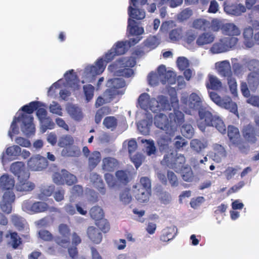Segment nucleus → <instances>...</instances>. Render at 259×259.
<instances>
[{
    "instance_id": "f257e3e1",
    "label": "nucleus",
    "mask_w": 259,
    "mask_h": 259,
    "mask_svg": "<svg viewBox=\"0 0 259 259\" xmlns=\"http://www.w3.org/2000/svg\"><path fill=\"white\" fill-rule=\"evenodd\" d=\"M198 118L197 124L202 132H204L207 126L215 127L219 132L224 134L226 127L223 120L218 116L213 115L205 108H200L198 110Z\"/></svg>"
},
{
    "instance_id": "f03ea898",
    "label": "nucleus",
    "mask_w": 259,
    "mask_h": 259,
    "mask_svg": "<svg viewBox=\"0 0 259 259\" xmlns=\"http://www.w3.org/2000/svg\"><path fill=\"white\" fill-rule=\"evenodd\" d=\"M21 121V128L22 132L27 137L34 135L35 128L33 122V117L32 115H27L24 113H21L17 117H15L11 125V130L9 132V135L12 137L14 134H18L19 133L17 122Z\"/></svg>"
},
{
    "instance_id": "7ed1b4c3",
    "label": "nucleus",
    "mask_w": 259,
    "mask_h": 259,
    "mask_svg": "<svg viewBox=\"0 0 259 259\" xmlns=\"http://www.w3.org/2000/svg\"><path fill=\"white\" fill-rule=\"evenodd\" d=\"M136 61L132 57H123L110 65L108 69L119 76L130 77L134 74V71L130 68L136 65Z\"/></svg>"
},
{
    "instance_id": "20e7f679",
    "label": "nucleus",
    "mask_w": 259,
    "mask_h": 259,
    "mask_svg": "<svg viewBox=\"0 0 259 259\" xmlns=\"http://www.w3.org/2000/svg\"><path fill=\"white\" fill-rule=\"evenodd\" d=\"M117 56L111 48L104 56L105 60L102 58L98 59L95 65L87 66L84 70V73L87 77L95 76L101 74L105 70L107 63L113 60Z\"/></svg>"
},
{
    "instance_id": "39448f33",
    "label": "nucleus",
    "mask_w": 259,
    "mask_h": 259,
    "mask_svg": "<svg viewBox=\"0 0 259 259\" xmlns=\"http://www.w3.org/2000/svg\"><path fill=\"white\" fill-rule=\"evenodd\" d=\"M152 103L153 105L151 107V110L153 112L171 110V107H179V100L176 96L171 98V105L168 98L163 95L158 96L156 99L153 98Z\"/></svg>"
},
{
    "instance_id": "423d86ee",
    "label": "nucleus",
    "mask_w": 259,
    "mask_h": 259,
    "mask_svg": "<svg viewBox=\"0 0 259 259\" xmlns=\"http://www.w3.org/2000/svg\"><path fill=\"white\" fill-rule=\"evenodd\" d=\"M125 81L121 78H114L110 79L107 82L108 87L105 93L104 96L109 101L113 100L117 95H123L124 91L121 89L125 87Z\"/></svg>"
},
{
    "instance_id": "0eeeda50",
    "label": "nucleus",
    "mask_w": 259,
    "mask_h": 259,
    "mask_svg": "<svg viewBox=\"0 0 259 259\" xmlns=\"http://www.w3.org/2000/svg\"><path fill=\"white\" fill-rule=\"evenodd\" d=\"M22 209L30 214L38 213L49 210L51 211L57 212L58 209L55 207H49L48 204L42 201L33 202L30 199L23 201L22 204Z\"/></svg>"
},
{
    "instance_id": "6e6552de",
    "label": "nucleus",
    "mask_w": 259,
    "mask_h": 259,
    "mask_svg": "<svg viewBox=\"0 0 259 259\" xmlns=\"http://www.w3.org/2000/svg\"><path fill=\"white\" fill-rule=\"evenodd\" d=\"M73 138L69 135H65L60 137L58 145L60 147L64 148L63 152L69 157H77L80 154L78 147L74 145Z\"/></svg>"
},
{
    "instance_id": "1a4fd4ad",
    "label": "nucleus",
    "mask_w": 259,
    "mask_h": 259,
    "mask_svg": "<svg viewBox=\"0 0 259 259\" xmlns=\"http://www.w3.org/2000/svg\"><path fill=\"white\" fill-rule=\"evenodd\" d=\"M185 162L186 159L183 155L178 154L175 155L172 153L165 155L161 161L163 165L174 169L177 172H179L186 166Z\"/></svg>"
},
{
    "instance_id": "9d476101",
    "label": "nucleus",
    "mask_w": 259,
    "mask_h": 259,
    "mask_svg": "<svg viewBox=\"0 0 259 259\" xmlns=\"http://www.w3.org/2000/svg\"><path fill=\"white\" fill-rule=\"evenodd\" d=\"M58 230L61 236H56L55 242L61 247L66 249L70 245V229L67 225L61 224L58 227Z\"/></svg>"
},
{
    "instance_id": "9b49d317",
    "label": "nucleus",
    "mask_w": 259,
    "mask_h": 259,
    "mask_svg": "<svg viewBox=\"0 0 259 259\" xmlns=\"http://www.w3.org/2000/svg\"><path fill=\"white\" fill-rule=\"evenodd\" d=\"M41 106V103L39 101H32L30 102L28 104H26L21 107V110L24 112L25 114L29 115L33 113L36 110V115L39 119H41L47 117V111L44 108H40Z\"/></svg>"
},
{
    "instance_id": "f8f14e48",
    "label": "nucleus",
    "mask_w": 259,
    "mask_h": 259,
    "mask_svg": "<svg viewBox=\"0 0 259 259\" xmlns=\"http://www.w3.org/2000/svg\"><path fill=\"white\" fill-rule=\"evenodd\" d=\"M173 112L168 114L170 124L171 135H175L178 128L180 127L184 122L185 118L184 113L180 111L178 107H175Z\"/></svg>"
},
{
    "instance_id": "ddd939ff",
    "label": "nucleus",
    "mask_w": 259,
    "mask_h": 259,
    "mask_svg": "<svg viewBox=\"0 0 259 259\" xmlns=\"http://www.w3.org/2000/svg\"><path fill=\"white\" fill-rule=\"evenodd\" d=\"M28 168L32 171H41L48 166V161L46 158L36 155L32 156L27 162Z\"/></svg>"
},
{
    "instance_id": "4468645a",
    "label": "nucleus",
    "mask_w": 259,
    "mask_h": 259,
    "mask_svg": "<svg viewBox=\"0 0 259 259\" xmlns=\"http://www.w3.org/2000/svg\"><path fill=\"white\" fill-rule=\"evenodd\" d=\"M11 171L20 179H29L30 174L26 169L25 164L21 161H16L11 164L10 166Z\"/></svg>"
},
{
    "instance_id": "2eb2a0df",
    "label": "nucleus",
    "mask_w": 259,
    "mask_h": 259,
    "mask_svg": "<svg viewBox=\"0 0 259 259\" xmlns=\"http://www.w3.org/2000/svg\"><path fill=\"white\" fill-rule=\"evenodd\" d=\"M169 119V117L165 114L160 113L155 115L154 123L157 127L165 131L166 134L171 135V130L170 129L171 126Z\"/></svg>"
},
{
    "instance_id": "dca6fc26",
    "label": "nucleus",
    "mask_w": 259,
    "mask_h": 259,
    "mask_svg": "<svg viewBox=\"0 0 259 259\" xmlns=\"http://www.w3.org/2000/svg\"><path fill=\"white\" fill-rule=\"evenodd\" d=\"M15 200V195L14 193L5 192L3 199L1 202L0 207L2 210L7 213L10 214L12 210V203Z\"/></svg>"
},
{
    "instance_id": "f3484780",
    "label": "nucleus",
    "mask_w": 259,
    "mask_h": 259,
    "mask_svg": "<svg viewBox=\"0 0 259 259\" xmlns=\"http://www.w3.org/2000/svg\"><path fill=\"white\" fill-rule=\"evenodd\" d=\"M224 10L228 14L234 16H239L246 11V8L241 4L229 3L224 2L223 4Z\"/></svg>"
},
{
    "instance_id": "a211bd4d",
    "label": "nucleus",
    "mask_w": 259,
    "mask_h": 259,
    "mask_svg": "<svg viewBox=\"0 0 259 259\" xmlns=\"http://www.w3.org/2000/svg\"><path fill=\"white\" fill-rule=\"evenodd\" d=\"M174 135H162L157 140V144L161 152H168L171 149L172 137Z\"/></svg>"
},
{
    "instance_id": "6ab92c4d",
    "label": "nucleus",
    "mask_w": 259,
    "mask_h": 259,
    "mask_svg": "<svg viewBox=\"0 0 259 259\" xmlns=\"http://www.w3.org/2000/svg\"><path fill=\"white\" fill-rule=\"evenodd\" d=\"M242 136L246 141L254 144L257 141V133L254 126L251 124L244 125L242 130Z\"/></svg>"
},
{
    "instance_id": "aec40b11",
    "label": "nucleus",
    "mask_w": 259,
    "mask_h": 259,
    "mask_svg": "<svg viewBox=\"0 0 259 259\" xmlns=\"http://www.w3.org/2000/svg\"><path fill=\"white\" fill-rule=\"evenodd\" d=\"M64 77L68 85L74 91L80 89L79 80L74 70L71 69L67 71L64 74Z\"/></svg>"
},
{
    "instance_id": "412c9836",
    "label": "nucleus",
    "mask_w": 259,
    "mask_h": 259,
    "mask_svg": "<svg viewBox=\"0 0 259 259\" xmlns=\"http://www.w3.org/2000/svg\"><path fill=\"white\" fill-rule=\"evenodd\" d=\"M15 186L14 178L8 174H5L0 177V190H5V192L14 193L13 191Z\"/></svg>"
},
{
    "instance_id": "4be33fe9",
    "label": "nucleus",
    "mask_w": 259,
    "mask_h": 259,
    "mask_svg": "<svg viewBox=\"0 0 259 259\" xmlns=\"http://www.w3.org/2000/svg\"><path fill=\"white\" fill-rule=\"evenodd\" d=\"M28 179H20L17 183L15 189L16 191L26 194L28 192L31 191L35 188V185L28 181Z\"/></svg>"
},
{
    "instance_id": "5701e85b",
    "label": "nucleus",
    "mask_w": 259,
    "mask_h": 259,
    "mask_svg": "<svg viewBox=\"0 0 259 259\" xmlns=\"http://www.w3.org/2000/svg\"><path fill=\"white\" fill-rule=\"evenodd\" d=\"M87 234L90 241L94 244H98L102 240V233L97 228L94 226H89L88 228Z\"/></svg>"
},
{
    "instance_id": "b1692460",
    "label": "nucleus",
    "mask_w": 259,
    "mask_h": 259,
    "mask_svg": "<svg viewBox=\"0 0 259 259\" xmlns=\"http://www.w3.org/2000/svg\"><path fill=\"white\" fill-rule=\"evenodd\" d=\"M133 191L135 197L140 203L147 202L149 200L151 191L141 188H134Z\"/></svg>"
},
{
    "instance_id": "393cba45",
    "label": "nucleus",
    "mask_w": 259,
    "mask_h": 259,
    "mask_svg": "<svg viewBox=\"0 0 259 259\" xmlns=\"http://www.w3.org/2000/svg\"><path fill=\"white\" fill-rule=\"evenodd\" d=\"M115 175L118 185L125 186L132 179V174L128 170H118Z\"/></svg>"
},
{
    "instance_id": "a878e982",
    "label": "nucleus",
    "mask_w": 259,
    "mask_h": 259,
    "mask_svg": "<svg viewBox=\"0 0 259 259\" xmlns=\"http://www.w3.org/2000/svg\"><path fill=\"white\" fill-rule=\"evenodd\" d=\"M177 229L175 226L166 227L161 232L160 241L167 242L173 239L177 235Z\"/></svg>"
},
{
    "instance_id": "bb28decb",
    "label": "nucleus",
    "mask_w": 259,
    "mask_h": 259,
    "mask_svg": "<svg viewBox=\"0 0 259 259\" xmlns=\"http://www.w3.org/2000/svg\"><path fill=\"white\" fill-rule=\"evenodd\" d=\"M119 162L118 160L113 157H107L103 159L102 168L103 170L112 172L118 167Z\"/></svg>"
},
{
    "instance_id": "cd10ccee",
    "label": "nucleus",
    "mask_w": 259,
    "mask_h": 259,
    "mask_svg": "<svg viewBox=\"0 0 259 259\" xmlns=\"http://www.w3.org/2000/svg\"><path fill=\"white\" fill-rule=\"evenodd\" d=\"M243 36L244 44L246 47L248 48L252 47L255 42L254 39L253 28L251 27L245 28L243 31Z\"/></svg>"
},
{
    "instance_id": "c85d7f7f",
    "label": "nucleus",
    "mask_w": 259,
    "mask_h": 259,
    "mask_svg": "<svg viewBox=\"0 0 259 259\" xmlns=\"http://www.w3.org/2000/svg\"><path fill=\"white\" fill-rule=\"evenodd\" d=\"M152 100L153 98H151L148 94L144 93L140 95L138 102L140 108L142 109L151 110V107L153 105Z\"/></svg>"
},
{
    "instance_id": "c756f323",
    "label": "nucleus",
    "mask_w": 259,
    "mask_h": 259,
    "mask_svg": "<svg viewBox=\"0 0 259 259\" xmlns=\"http://www.w3.org/2000/svg\"><path fill=\"white\" fill-rule=\"evenodd\" d=\"M214 35L209 32H204L200 34L197 40L196 44L199 47L211 44L214 40Z\"/></svg>"
},
{
    "instance_id": "7c9ffc66",
    "label": "nucleus",
    "mask_w": 259,
    "mask_h": 259,
    "mask_svg": "<svg viewBox=\"0 0 259 259\" xmlns=\"http://www.w3.org/2000/svg\"><path fill=\"white\" fill-rule=\"evenodd\" d=\"M207 77L208 80L206 81L205 85L208 90H219L222 88V82L217 76L209 74Z\"/></svg>"
},
{
    "instance_id": "2f4dec72",
    "label": "nucleus",
    "mask_w": 259,
    "mask_h": 259,
    "mask_svg": "<svg viewBox=\"0 0 259 259\" xmlns=\"http://www.w3.org/2000/svg\"><path fill=\"white\" fill-rule=\"evenodd\" d=\"M223 34L229 36H237L240 34V31L239 28L234 24H224L222 27Z\"/></svg>"
},
{
    "instance_id": "473e14b6",
    "label": "nucleus",
    "mask_w": 259,
    "mask_h": 259,
    "mask_svg": "<svg viewBox=\"0 0 259 259\" xmlns=\"http://www.w3.org/2000/svg\"><path fill=\"white\" fill-rule=\"evenodd\" d=\"M6 238H10L9 244L14 249H17L22 243L21 238L16 232L9 230L5 236Z\"/></svg>"
},
{
    "instance_id": "72a5a7b5",
    "label": "nucleus",
    "mask_w": 259,
    "mask_h": 259,
    "mask_svg": "<svg viewBox=\"0 0 259 259\" xmlns=\"http://www.w3.org/2000/svg\"><path fill=\"white\" fill-rule=\"evenodd\" d=\"M136 22L134 20L129 18L128 20L127 30L131 35L139 36L144 32L143 27H139L136 24Z\"/></svg>"
},
{
    "instance_id": "f704fd0d",
    "label": "nucleus",
    "mask_w": 259,
    "mask_h": 259,
    "mask_svg": "<svg viewBox=\"0 0 259 259\" xmlns=\"http://www.w3.org/2000/svg\"><path fill=\"white\" fill-rule=\"evenodd\" d=\"M219 73L223 77H228L232 75L231 67L228 61H223L219 63L218 66Z\"/></svg>"
},
{
    "instance_id": "c9c22d12",
    "label": "nucleus",
    "mask_w": 259,
    "mask_h": 259,
    "mask_svg": "<svg viewBox=\"0 0 259 259\" xmlns=\"http://www.w3.org/2000/svg\"><path fill=\"white\" fill-rule=\"evenodd\" d=\"M66 109L68 113L74 120L79 121L82 118V113L78 107L71 104L67 107Z\"/></svg>"
},
{
    "instance_id": "e433bc0d",
    "label": "nucleus",
    "mask_w": 259,
    "mask_h": 259,
    "mask_svg": "<svg viewBox=\"0 0 259 259\" xmlns=\"http://www.w3.org/2000/svg\"><path fill=\"white\" fill-rule=\"evenodd\" d=\"M201 101L200 98L196 93H192L189 98L188 107L190 109L196 110L200 109Z\"/></svg>"
},
{
    "instance_id": "4c0bfd02",
    "label": "nucleus",
    "mask_w": 259,
    "mask_h": 259,
    "mask_svg": "<svg viewBox=\"0 0 259 259\" xmlns=\"http://www.w3.org/2000/svg\"><path fill=\"white\" fill-rule=\"evenodd\" d=\"M92 179H94V187L98 190L101 195H105L106 192V189L101 177L98 175L94 174Z\"/></svg>"
},
{
    "instance_id": "58836bf2",
    "label": "nucleus",
    "mask_w": 259,
    "mask_h": 259,
    "mask_svg": "<svg viewBox=\"0 0 259 259\" xmlns=\"http://www.w3.org/2000/svg\"><path fill=\"white\" fill-rule=\"evenodd\" d=\"M219 106L229 110L232 113L238 115V109L237 104L233 102L231 99H223Z\"/></svg>"
},
{
    "instance_id": "ea45409f",
    "label": "nucleus",
    "mask_w": 259,
    "mask_h": 259,
    "mask_svg": "<svg viewBox=\"0 0 259 259\" xmlns=\"http://www.w3.org/2000/svg\"><path fill=\"white\" fill-rule=\"evenodd\" d=\"M21 153V149L18 145H13L8 147L5 152L7 158L11 160L16 159Z\"/></svg>"
},
{
    "instance_id": "a19ab883",
    "label": "nucleus",
    "mask_w": 259,
    "mask_h": 259,
    "mask_svg": "<svg viewBox=\"0 0 259 259\" xmlns=\"http://www.w3.org/2000/svg\"><path fill=\"white\" fill-rule=\"evenodd\" d=\"M228 136L232 144L236 143L241 139L240 133L238 128L230 125L228 126Z\"/></svg>"
},
{
    "instance_id": "79ce46f5",
    "label": "nucleus",
    "mask_w": 259,
    "mask_h": 259,
    "mask_svg": "<svg viewBox=\"0 0 259 259\" xmlns=\"http://www.w3.org/2000/svg\"><path fill=\"white\" fill-rule=\"evenodd\" d=\"M209 25V21L203 18L196 19L193 21L192 23L193 28L204 31L208 30Z\"/></svg>"
},
{
    "instance_id": "37998d69",
    "label": "nucleus",
    "mask_w": 259,
    "mask_h": 259,
    "mask_svg": "<svg viewBox=\"0 0 259 259\" xmlns=\"http://www.w3.org/2000/svg\"><path fill=\"white\" fill-rule=\"evenodd\" d=\"M101 159V153L97 151L92 152L89 156V166L91 169L96 167Z\"/></svg>"
},
{
    "instance_id": "c03bdc74",
    "label": "nucleus",
    "mask_w": 259,
    "mask_h": 259,
    "mask_svg": "<svg viewBox=\"0 0 259 259\" xmlns=\"http://www.w3.org/2000/svg\"><path fill=\"white\" fill-rule=\"evenodd\" d=\"M128 14L130 17L137 20H142L145 17V13L143 10L134 8L131 5L128 8Z\"/></svg>"
},
{
    "instance_id": "a18cd8bd",
    "label": "nucleus",
    "mask_w": 259,
    "mask_h": 259,
    "mask_svg": "<svg viewBox=\"0 0 259 259\" xmlns=\"http://www.w3.org/2000/svg\"><path fill=\"white\" fill-rule=\"evenodd\" d=\"M179 172L181 174L183 180L187 182H192L194 179V174L191 167L188 165L184 167Z\"/></svg>"
},
{
    "instance_id": "49530a36",
    "label": "nucleus",
    "mask_w": 259,
    "mask_h": 259,
    "mask_svg": "<svg viewBox=\"0 0 259 259\" xmlns=\"http://www.w3.org/2000/svg\"><path fill=\"white\" fill-rule=\"evenodd\" d=\"M117 56L124 54L129 49L124 41H118L112 48Z\"/></svg>"
},
{
    "instance_id": "de8ad7c7",
    "label": "nucleus",
    "mask_w": 259,
    "mask_h": 259,
    "mask_svg": "<svg viewBox=\"0 0 259 259\" xmlns=\"http://www.w3.org/2000/svg\"><path fill=\"white\" fill-rule=\"evenodd\" d=\"M211 52L213 54H219L227 52V49L224 39H220L219 41L213 44L210 48Z\"/></svg>"
},
{
    "instance_id": "09e8293b",
    "label": "nucleus",
    "mask_w": 259,
    "mask_h": 259,
    "mask_svg": "<svg viewBox=\"0 0 259 259\" xmlns=\"http://www.w3.org/2000/svg\"><path fill=\"white\" fill-rule=\"evenodd\" d=\"M214 157L218 161H221L222 158L227 156V152L225 148L221 145L215 144L213 146Z\"/></svg>"
},
{
    "instance_id": "8fccbe9b",
    "label": "nucleus",
    "mask_w": 259,
    "mask_h": 259,
    "mask_svg": "<svg viewBox=\"0 0 259 259\" xmlns=\"http://www.w3.org/2000/svg\"><path fill=\"white\" fill-rule=\"evenodd\" d=\"M95 225L98 229L103 233H107L110 229V225L107 219L103 218L95 221Z\"/></svg>"
},
{
    "instance_id": "3c124183",
    "label": "nucleus",
    "mask_w": 259,
    "mask_h": 259,
    "mask_svg": "<svg viewBox=\"0 0 259 259\" xmlns=\"http://www.w3.org/2000/svg\"><path fill=\"white\" fill-rule=\"evenodd\" d=\"M111 112V109L109 107L103 106L99 108L96 112L95 116V121L97 124L101 122L103 117Z\"/></svg>"
},
{
    "instance_id": "603ef678",
    "label": "nucleus",
    "mask_w": 259,
    "mask_h": 259,
    "mask_svg": "<svg viewBox=\"0 0 259 259\" xmlns=\"http://www.w3.org/2000/svg\"><path fill=\"white\" fill-rule=\"evenodd\" d=\"M131 189L130 188H125L119 194V199L122 203L125 205L128 204L131 202L133 198L131 194Z\"/></svg>"
},
{
    "instance_id": "864d4df0",
    "label": "nucleus",
    "mask_w": 259,
    "mask_h": 259,
    "mask_svg": "<svg viewBox=\"0 0 259 259\" xmlns=\"http://www.w3.org/2000/svg\"><path fill=\"white\" fill-rule=\"evenodd\" d=\"M247 81L250 88H256L259 85V72H250L248 75Z\"/></svg>"
},
{
    "instance_id": "5fc2aeb1",
    "label": "nucleus",
    "mask_w": 259,
    "mask_h": 259,
    "mask_svg": "<svg viewBox=\"0 0 259 259\" xmlns=\"http://www.w3.org/2000/svg\"><path fill=\"white\" fill-rule=\"evenodd\" d=\"M134 188H141V189H145L147 190L151 191V183L150 179L147 177H141L140 180V183H136L133 185Z\"/></svg>"
},
{
    "instance_id": "6e6d98bb",
    "label": "nucleus",
    "mask_w": 259,
    "mask_h": 259,
    "mask_svg": "<svg viewBox=\"0 0 259 259\" xmlns=\"http://www.w3.org/2000/svg\"><path fill=\"white\" fill-rule=\"evenodd\" d=\"M55 190L54 186H45L40 189V192L38 195L39 199L44 200L46 197L52 195Z\"/></svg>"
},
{
    "instance_id": "4d7b16f0",
    "label": "nucleus",
    "mask_w": 259,
    "mask_h": 259,
    "mask_svg": "<svg viewBox=\"0 0 259 259\" xmlns=\"http://www.w3.org/2000/svg\"><path fill=\"white\" fill-rule=\"evenodd\" d=\"M41 124V128L43 133H45L47 130H52L55 127V123L52 119L47 116L39 120Z\"/></svg>"
},
{
    "instance_id": "13d9d810",
    "label": "nucleus",
    "mask_w": 259,
    "mask_h": 259,
    "mask_svg": "<svg viewBox=\"0 0 259 259\" xmlns=\"http://www.w3.org/2000/svg\"><path fill=\"white\" fill-rule=\"evenodd\" d=\"M91 217L97 221L100 219H102L104 216L103 210L98 206H95L91 208L90 210Z\"/></svg>"
},
{
    "instance_id": "bf43d9fd",
    "label": "nucleus",
    "mask_w": 259,
    "mask_h": 259,
    "mask_svg": "<svg viewBox=\"0 0 259 259\" xmlns=\"http://www.w3.org/2000/svg\"><path fill=\"white\" fill-rule=\"evenodd\" d=\"M25 219L17 214H13L11 216V222L18 230H22L25 227Z\"/></svg>"
},
{
    "instance_id": "052dcab7",
    "label": "nucleus",
    "mask_w": 259,
    "mask_h": 259,
    "mask_svg": "<svg viewBox=\"0 0 259 259\" xmlns=\"http://www.w3.org/2000/svg\"><path fill=\"white\" fill-rule=\"evenodd\" d=\"M103 123L107 128L113 131L117 125V119L114 116H107L104 118Z\"/></svg>"
},
{
    "instance_id": "680f3d73",
    "label": "nucleus",
    "mask_w": 259,
    "mask_h": 259,
    "mask_svg": "<svg viewBox=\"0 0 259 259\" xmlns=\"http://www.w3.org/2000/svg\"><path fill=\"white\" fill-rule=\"evenodd\" d=\"M190 147L194 151L199 153L206 147V145L200 140L195 139L190 142Z\"/></svg>"
},
{
    "instance_id": "e2e57ef3",
    "label": "nucleus",
    "mask_w": 259,
    "mask_h": 259,
    "mask_svg": "<svg viewBox=\"0 0 259 259\" xmlns=\"http://www.w3.org/2000/svg\"><path fill=\"white\" fill-rule=\"evenodd\" d=\"M181 132L185 137L190 139L193 136L194 128L190 124L185 123L182 125L181 128Z\"/></svg>"
},
{
    "instance_id": "0e129e2a",
    "label": "nucleus",
    "mask_w": 259,
    "mask_h": 259,
    "mask_svg": "<svg viewBox=\"0 0 259 259\" xmlns=\"http://www.w3.org/2000/svg\"><path fill=\"white\" fill-rule=\"evenodd\" d=\"M85 99L88 102L90 101L94 97L95 88L92 84H87L83 87Z\"/></svg>"
},
{
    "instance_id": "69168bd1",
    "label": "nucleus",
    "mask_w": 259,
    "mask_h": 259,
    "mask_svg": "<svg viewBox=\"0 0 259 259\" xmlns=\"http://www.w3.org/2000/svg\"><path fill=\"white\" fill-rule=\"evenodd\" d=\"M144 46L150 49L156 48L159 45L157 38L155 36H150L145 40Z\"/></svg>"
},
{
    "instance_id": "338daca9",
    "label": "nucleus",
    "mask_w": 259,
    "mask_h": 259,
    "mask_svg": "<svg viewBox=\"0 0 259 259\" xmlns=\"http://www.w3.org/2000/svg\"><path fill=\"white\" fill-rule=\"evenodd\" d=\"M65 169H62L61 172H56L53 175V182L57 185H64V178L65 177Z\"/></svg>"
},
{
    "instance_id": "774afa93",
    "label": "nucleus",
    "mask_w": 259,
    "mask_h": 259,
    "mask_svg": "<svg viewBox=\"0 0 259 259\" xmlns=\"http://www.w3.org/2000/svg\"><path fill=\"white\" fill-rule=\"evenodd\" d=\"M246 67L252 72H259V61L256 59H251L245 63Z\"/></svg>"
}]
</instances>
